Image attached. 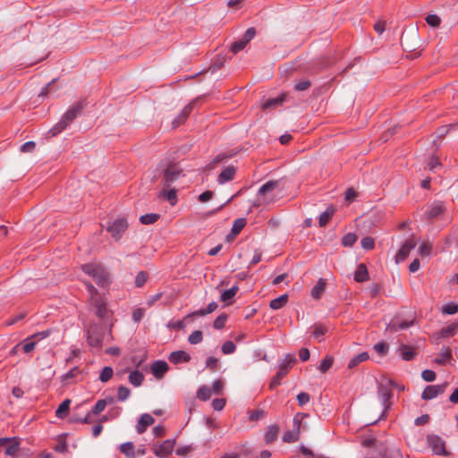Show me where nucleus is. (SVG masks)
<instances>
[{"instance_id":"nucleus-19","label":"nucleus","mask_w":458,"mask_h":458,"mask_svg":"<svg viewBox=\"0 0 458 458\" xmlns=\"http://www.w3.org/2000/svg\"><path fill=\"white\" fill-rule=\"evenodd\" d=\"M191 357L189 353L184 351L172 352L168 357V360L173 364H179L181 362H189Z\"/></svg>"},{"instance_id":"nucleus-41","label":"nucleus","mask_w":458,"mask_h":458,"mask_svg":"<svg viewBox=\"0 0 458 458\" xmlns=\"http://www.w3.org/2000/svg\"><path fill=\"white\" fill-rule=\"evenodd\" d=\"M239 288L237 285H233L231 289L224 291L220 295V300L224 302L230 301L235 296Z\"/></svg>"},{"instance_id":"nucleus-5","label":"nucleus","mask_w":458,"mask_h":458,"mask_svg":"<svg viewBox=\"0 0 458 458\" xmlns=\"http://www.w3.org/2000/svg\"><path fill=\"white\" fill-rule=\"evenodd\" d=\"M428 446L432 450L433 454L438 456H448L450 452L445 448V440L435 434H428L426 437Z\"/></svg>"},{"instance_id":"nucleus-33","label":"nucleus","mask_w":458,"mask_h":458,"mask_svg":"<svg viewBox=\"0 0 458 458\" xmlns=\"http://www.w3.org/2000/svg\"><path fill=\"white\" fill-rule=\"evenodd\" d=\"M71 400L65 399L63 401L55 411V416L59 419H64L70 410Z\"/></svg>"},{"instance_id":"nucleus-57","label":"nucleus","mask_w":458,"mask_h":458,"mask_svg":"<svg viewBox=\"0 0 458 458\" xmlns=\"http://www.w3.org/2000/svg\"><path fill=\"white\" fill-rule=\"evenodd\" d=\"M458 312V304L455 302H449L443 307V313L454 315Z\"/></svg>"},{"instance_id":"nucleus-4","label":"nucleus","mask_w":458,"mask_h":458,"mask_svg":"<svg viewBox=\"0 0 458 458\" xmlns=\"http://www.w3.org/2000/svg\"><path fill=\"white\" fill-rule=\"evenodd\" d=\"M296 362L297 359L293 354H286L284 359L279 363L276 374L271 378L269 387L275 388L281 385L282 379L289 373Z\"/></svg>"},{"instance_id":"nucleus-38","label":"nucleus","mask_w":458,"mask_h":458,"mask_svg":"<svg viewBox=\"0 0 458 458\" xmlns=\"http://www.w3.org/2000/svg\"><path fill=\"white\" fill-rule=\"evenodd\" d=\"M20 344H21V350L25 353H30L35 349L37 342L31 336H30V337H27L26 339H24L22 342H21Z\"/></svg>"},{"instance_id":"nucleus-9","label":"nucleus","mask_w":458,"mask_h":458,"mask_svg":"<svg viewBox=\"0 0 458 458\" xmlns=\"http://www.w3.org/2000/svg\"><path fill=\"white\" fill-rule=\"evenodd\" d=\"M174 444V439H166L158 446L155 445L153 448V452L156 456L160 458H165L173 453Z\"/></svg>"},{"instance_id":"nucleus-25","label":"nucleus","mask_w":458,"mask_h":458,"mask_svg":"<svg viewBox=\"0 0 458 458\" xmlns=\"http://www.w3.org/2000/svg\"><path fill=\"white\" fill-rule=\"evenodd\" d=\"M279 433V427L276 424H273L267 427V432L264 436V441L267 445L272 444L277 438Z\"/></svg>"},{"instance_id":"nucleus-50","label":"nucleus","mask_w":458,"mask_h":458,"mask_svg":"<svg viewBox=\"0 0 458 458\" xmlns=\"http://www.w3.org/2000/svg\"><path fill=\"white\" fill-rule=\"evenodd\" d=\"M203 339V334L200 330L193 331L188 338V341L191 344H199Z\"/></svg>"},{"instance_id":"nucleus-28","label":"nucleus","mask_w":458,"mask_h":458,"mask_svg":"<svg viewBox=\"0 0 458 458\" xmlns=\"http://www.w3.org/2000/svg\"><path fill=\"white\" fill-rule=\"evenodd\" d=\"M114 402V397H108V398H106V399H100L98 400L96 404L93 406V408L91 409V411L89 412L90 415L91 414H94V415H98L99 414L101 411H103L106 408V406L109 403H113Z\"/></svg>"},{"instance_id":"nucleus-64","label":"nucleus","mask_w":458,"mask_h":458,"mask_svg":"<svg viewBox=\"0 0 458 458\" xmlns=\"http://www.w3.org/2000/svg\"><path fill=\"white\" fill-rule=\"evenodd\" d=\"M421 377L426 382H433L436 379V373L431 369H425L421 373Z\"/></svg>"},{"instance_id":"nucleus-11","label":"nucleus","mask_w":458,"mask_h":458,"mask_svg":"<svg viewBox=\"0 0 458 458\" xmlns=\"http://www.w3.org/2000/svg\"><path fill=\"white\" fill-rule=\"evenodd\" d=\"M415 324V318L411 320H400L397 317L391 319V321L386 326V330L390 333H395L398 330L407 329L408 327L413 326Z\"/></svg>"},{"instance_id":"nucleus-45","label":"nucleus","mask_w":458,"mask_h":458,"mask_svg":"<svg viewBox=\"0 0 458 458\" xmlns=\"http://www.w3.org/2000/svg\"><path fill=\"white\" fill-rule=\"evenodd\" d=\"M113 375L114 370L111 367H104L102 371L100 372L99 380L103 383H106L112 378Z\"/></svg>"},{"instance_id":"nucleus-47","label":"nucleus","mask_w":458,"mask_h":458,"mask_svg":"<svg viewBox=\"0 0 458 458\" xmlns=\"http://www.w3.org/2000/svg\"><path fill=\"white\" fill-rule=\"evenodd\" d=\"M131 394V390L130 388L124 386H120L117 389V399L120 401V402H124L126 401L129 396Z\"/></svg>"},{"instance_id":"nucleus-18","label":"nucleus","mask_w":458,"mask_h":458,"mask_svg":"<svg viewBox=\"0 0 458 458\" xmlns=\"http://www.w3.org/2000/svg\"><path fill=\"white\" fill-rule=\"evenodd\" d=\"M246 225V219L245 218H237L234 220L233 227L231 229L230 233L226 235V242H231L233 240V238L241 233V231L244 228Z\"/></svg>"},{"instance_id":"nucleus-3","label":"nucleus","mask_w":458,"mask_h":458,"mask_svg":"<svg viewBox=\"0 0 458 458\" xmlns=\"http://www.w3.org/2000/svg\"><path fill=\"white\" fill-rule=\"evenodd\" d=\"M392 387H397V384L390 378H386L377 385V395L385 407L378 420H384L386 417L387 410L390 409L389 400L393 396Z\"/></svg>"},{"instance_id":"nucleus-8","label":"nucleus","mask_w":458,"mask_h":458,"mask_svg":"<svg viewBox=\"0 0 458 458\" xmlns=\"http://www.w3.org/2000/svg\"><path fill=\"white\" fill-rule=\"evenodd\" d=\"M128 223L125 218H118L106 226V230L111 236L118 241L122 238L123 233L127 230Z\"/></svg>"},{"instance_id":"nucleus-42","label":"nucleus","mask_w":458,"mask_h":458,"mask_svg":"<svg viewBox=\"0 0 458 458\" xmlns=\"http://www.w3.org/2000/svg\"><path fill=\"white\" fill-rule=\"evenodd\" d=\"M211 394L212 391L207 386H200L197 392V397L202 401H207L210 399Z\"/></svg>"},{"instance_id":"nucleus-27","label":"nucleus","mask_w":458,"mask_h":458,"mask_svg":"<svg viewBox=\"0 0 458 458\" xmlns=\"http://www.w3.org/2000/svg\"><path fill=\"white\" fill-rule=\"evenodd\" d=\"M279 184V181L270 180L264 183L259 190L258 194L262 198L269 197L268 193L273 191Z\"/></svg>"},{"instance_id":"nucleus-21","label":"nucleus","mask_w":458,"mask_h":458,"mask_svg":"<svg viewBox=\"0 0 458 458\" xmlns=\"http://www.w3.org/2000/svg\"><path fill=\"white\" fill-rule=\"evenodd\" d=\"M398 352L402 359L406 361L414 360L417 355L415 348L407 344H402Z\"/></svg>"},{"instance_id":"nucleus-35","label":"nucleus","mask_w":458,"mask_h":458,"mask_svg":"<svg viewBox=\"0 0 458 458\" xmlns=\"http://www.w3.org/2000/svg\"><path fill=\"white\" fill-rule=\"evenodd\" d=\"M119 450L126 458H135V450L132 442H125L120 445Z\"/></svg>"},{"instance_id":"nucleus-23","label":"nucleus","mask_w":458,"mask_h":458,"mask_svg":"<svg viewBox=\"0 0 458 458\" xmlns=\"http://www.w3.org/2000/svg\"><path fill=\"white\" fill-rule=\"evenodd\" d=\"M235 168L233 165L226 166L218 175L217 182L220 184H224L228 181H232L235 175Z\"/></svg>"},{"instance_id":"nucleus-40","label":"nucleus","mask_w":458,"mask_h":458,"mask_svg":"<svg viewBox=\"0 0 458 458\" xmlns=\"http://www.w3.org/2000/svg\"><path fill=\"white\" fill-rule=\"evenodd\" d=\"M334 363V358L330 355H327L319 363L318 369L322 372L326 373L328 371Z\"/></svg>"},{"instance_id":"nucleus-49","label":"nucleus","mask_w":458,"mask_h":458,"mask_svg":"<svg viewBox=\"0 0 458 458\" xmlns=\"http://www.w3.org/2000/svg\"><path fill=\"white\" fill-rule=\"evenodd\" d=\"M81 372V371L79 369V367H74L72 369H70L67 373H65L62 376V381L68 383L71 379L77 377Z\"/></svg>"},{"instance_id":"nucleus-52","label":"nucleus","mask_w":458,"mask_h":458,"mask_svg":"<svg viewBox=\"0 0 458 458\" xmlns=\"http://www.w3.org/2000/svg\"><path fill=\"white\" fill-rule=\"evenodd\" d=\"M374 350L381 356L387 354L389 350V344L384 342H378L374 345Z\"/></svg>"},{"instance_id":"nucleus-15","label":"nucleus","mask_w":458,"mask_h":458,"mask_svg":"<svg viewBox=\"0 0 458 458\" xmlns=\"http://www.w3.org/2000/svg\"><path fill=\"white\" fill-rule=\"evenodd\" d=\"M150 369L151 373L157 379H161L168 371L169 366L166 361L158 360L151 364Z\"/></svg>"},{"instance_id":"nucleus-59","label":"nucleus","mask_w":458,"mask_h":458,"mask_svg":"<svg viewBox=\"0 0 458 458\" xmlns=\"http://www.w3.org/2000/svg\"><path fill=\"white\" fill-rule=\"evenodd\" d=\"M148 279V274L144 271H140L135 277V285L137 287H142Z\"/></svg>"},{"instance_id":"nucleus-34","label":"nucleus","mask_w":458,"mask_h":458,"mask_svg":"<svg viewBox=\"0 0 458 458\" xmlns=\"http://www.w3.org/2000/svg\"><path fill=\"white\" fill-rule=\"evenodd\" d=\"M128 379H129V382L133 386H140L142 385V383L144 381V375H143V373H141L140 371L136 369L130 373Z\"/></svg>"},{"instance_id":"nucleus-20","label":"nucleus","mask_w":458,"mask_h":458,"mask_svg":"<svg viewBox=\"0 0 458 458\" xmlns=\"http://www.w3.org/2000/svg\"><path fill=\"white\" fill-rule=\"evenodd\" d=\"M452 359V350L448 346L440 349L438 356L434 360L437 365L444 366Z\"/></svg>"},{"instance_id":"nucleus-17","label":"nucleus","mask_w":458,"mask_h":458,"mask_svg":"<svg viewBox=\"0 0 458 458\" xmlns=\"http://www.w3.org/2000/svg\"><path fill=\"white\" fill-rule=\"evenodd\" d=\"M154 422L155 420L150 414L144 413L140 415L136 425L137 433L143 434L147 430L148 427L151 426Z\"/></svg>"},{"instance_id":"nucleus-16","label":"nucleus","mask_w":458,"mask_h":458,"mask_svg":"<svg viewBox=\"0 0 458 458\" xmlns=\"http://www.w3.org/2000/svg\"><path fill=\"white\" fill-rule=\"evenodd\" d=\"M445 211V206L441 201H434L428 209L425 212V216L428 220H434L437 218Z\"/></svg>"},{"instance_id":"nucleus-30","label":"nucleus","mask_w":458,"mask_h":458,"mask_svg":"<svg viewBox=\"0 0 458 458\" xmlns=\"http://www.w3.org/2000/svg\"><path fill=\"white\" fill-rule=\"evenodd\" d=\"M327 283L323 278H319L317 284L311 289V296L312 298L318 300L321 298L322 294L326 290Z\"/></svg>"},{"instance_id":"nucleus-2","label":"nucleus","mask_w":458,"mask_h":458,"mask_svg":"<svg viewBox=\"0 0 458 458\" xmlns=\"http://www.w3.org/2000/svg\"><path fill=\"white\" fill-rule=\"evenodd\" d=\"M82 271L91 276L96 284L101 287L108 286L111 283L109 272L100 264H85L82 266Z\"/></svg>"},{"instance_id":"nucleus-32","label":"nucleus","mask_w":458,"mask_h":458,"mask_svg":"<svg viewBox=\"0 0 458 458\" xmlns=\"http://www.w3.org/2000/svg\"><path fill=\"white\" fill-rule=\"evenodd\" d=\"M369 355L367 352H362L357 355H355L354 357H352L349 363H348V369H354L355 367H357L360 363L363 362V361H366L367 360H369Z\"/></svg>"},{"instance_id":"nucleus-22","label":"nucleus","mask_w":458,"mask_h":458,"mask_svg":"<svg viewBox=\"0 0 458 458\" xmlns=\"http://www.w3.org/2000/svg\"><path fill=\"white\" fill-rule=\"evenodd\" d=\"M192 104H189L187 105L182 111L181 113L178 114V116L176 118L174 119V121L172 122V126L173 128H176L178 126H180L182 123H183L186 119L188 118L189 114L191 113L192 111Z\"/></svg>"},{"instance_id":"nucleus-1","label":"nucleus","mask_w":458,"mask_h":458,"mask_svg":"<svg viewBox=\"0 0 458 458\" xmlns=\"http://www.w3.org/2000/svg\"><path fill=\"white\" fill-rule=\"evenodd\" d=\"M86 99H81L72 105L61 117L60 121L48 131L51 137H55L62 132L66 127L73 122L87 106Z\"/></svg>"},{"instance_id":"nucleus-29","label":"nucleus","mask_w":458,"mask_h":458,"mask_svg":"<svg viewBox=\"0 0 458 458\" xmlns=\"http://www.w3.org/2000/svg\"><path fill=\"white\" fill-rule=\"evenodd\" d=\"M311 336L318 339L319 342L322 337L328 332V327L324 324H314L312 327Z\"/></svg>"},{"instance_id":"nucleus-13","label":"nucleus","mask_w":458,"mask_h":458,"mask_svg":"<svg viewBox=\"0 0 458 458\" xmlns=\"http://www.w3.org/2000/svg\"><path fill=\"white\" fill-rule=\"evenodd\" d=\"M445 384L427 386L422 392L421 398L423 400H431L445 392Z\"/></svg>"},{"instance_id":"nucleus-43","label":"nucleus","mask_w":458,"mask_h":458,"mask_svg":"<svg viewBox=\"0 0 458 458\" xmlns=\"http://www.w3.org/2000/svg\"><path fill=\"white\" fill-rule=\"evenodd\" d=\"M158 218H159L158 214L150 213V214L142 215L140 217V221L143 225H152L155 222H157L158 220Z\"/></svg>"},{"instance_id":"nucleus-36","label":"nucleus","mask_w":458,"mask_h":458,"mask_svg":"<svg viewBox=\"0 0 458 458\" xmlns=\"http://www.w3.org/2000/svg\"><path fill=\"white\" fill-rule=\"evenodd\" d=\"M288 301V294H282L279 297L272 300L269 303V307L272 310H279L283 308Z\"/></svg>"},{"instance_id":"nucleus-12","label":"nucleus","mask_w":458,"mask_h":458,"mask_svg":"<svg viewBox=\"0 0 458 458\" xmlns=\"http://www.w3.org/2000/svg\"><path fill=\"white\" fill-rule=\"evenodd\" d=\"M415 246L416 242L412 238L406 240L395 255L396 263L404 261Z\"/></svg>"},{"instance_id":"nucleus-24","label":"nucleus","mask_w":458,"mask_h":458,"mask_svg":"<svg viewBox=\"0 0 458 458\" xmlns=\"http://www.w3.org/2000/svg\"><path fill=\"white\" fill-rule=\"evenodd\" d=\"M354 280L358 283H363L369 280L368 268L364 263L358 265L354 273Z\"/></svg>"},{"instance_id":"nucleus-55","label":"nucleus","mask_w":458,"mask_h":458,"mask_svg":"<svg viewBox=\"0 0 458 458\" xmlns=\"http://www.w3.org/2000/svg\"><path fill=\"white\" fill-rule=\"evenodd\" d=\"M425 20L432 28H437L441 23V19L437 14H428Z\"/></svg>"},{"instance_id":"nucleus-14","label":"nucleus","mask_w":458,"mask_h":458,"mask_svg":"<svg viewBox=\"0 0 458 458\" xmlns=\"http://www.w3.org/2000/svg\"><path fill=\"white\" fill-rule=\"evenodd\" d=\"M287 100H288V94L285 92H283L276 98H272L267 99L262 104V109L263 110L276 109V108L281 106Z\"/></svg>"},{"instance_id":"nucleus-31","label":"nucleus","mask_w":458,"mask_h":458,"mask_svg":"<svg viewBox=\"0 0 458 458\" xmlns=\"http://www.w3.org/2000/svg\"><path fill=\"white\" fill-rule=\"evenodd\" d=\"M335 208H334V206H329L327 207V208L326 209V211H324L320 216H319V218H318V225L320 227H324L327 225L329 219L333 216V215L335 214Z\"/></svg>"},{"instance_id":"nucleus-6","label":"nucleus","mask_w":458,"mask_h":458,"mask_svg":"<svg viewBox=\"0 0 458 458\" xmlns=\"http://www.w3.org/2000/svg\"><path fill=\"white\" fill-rule=\"evenodd\" d=\"M104 339V329L100 325L91 324L87 330L88 344L94 348L99 349Z\"/></svg>"},{"instance_id":"nucleus-39","label":"nucleus","mask_w":458,"mask_h":458,"mask_svg":"<svg viewBox=\"0 0 458 458\" xmlns=\"http://www.w3.org/2000/svg\"><path fill=\"white\" fill-rule=\"evenodd\" d=\"M8 444L5 448V454L12 457L16 456L20 449V442L14 437V439Z\"/></svg>"},{"instance_id":"nucleus-44","label":"nucleus","mask_w":458,"mask_h":458,"mask_svg":"<svg viewBox=\"0 0 458 458\" xmlns=\"http://www.w3.org/2000/svg\"><path fill=\"white\" fill-rule=\"evenodd\" d=\"M225 57L217 55L214 63L209 66L208 71L212 73L216 72L224 66Z\"/></svg>"},{"instance_id":"nucleus-37","label":"nucleus","mask_w":458,"mask_h":458,"mask_svg":"<svg viewBox=\"0 0 458 458\" xmlns=\"http://www.w3.org/2000/svg\"><path fill=\"white\" fill-rule=\"evenodd\" d=\"M458 329V324L453 323L445 327H443L439 332L440 338H447L456 334Z\"/></svg>"},{"instance_id":"nucleus-51","label":"nucleus","mask_w":458,"mask_h":458,"mask_svg":"<svg viewBox=\"0 0 458 458\" xmlns=\"http://www.w3.org/2000/svg\"><path fill=\"white\" fill-rule=\"evenodd\" d=\"M228 316L225 313L220 314L215 320L213 327L216 329H223L225 326Z\"/></svg>"},{"instance_id":"nucleus-54","label":"nucleus","mask_w":458,"mask_h":458,"mask_svg":"<svg viewBox=\"0 0 458 458\" xmlns=\"http://www.w3.org/2000/svg\"><path fill=\"white\" fill-rule=\"evenodd\" d=\"M236 345L232 341H226L223 344L221 351L224 354H232L235 352Z\"/></svg>"},{"instance_id":"nucleus-10","label":"nucleus","mask_w":458,"mask_h":458,"mask_svg":"<svg viewBox=\"0 0 458 458\" xmlns=\"http://www.w3.org/2000/svg\"><path fill=\"white\" fill-rule=\"evenodd\" d=\"M91 304L95 310V314L100 318L105 319L109 315V310L106 304L101 296H93Z\"/></svg>"},{"instance_id":"nucleus-60","label":"nucleus","mask_w":458,"mask_h":458,"mask_svg":"<svg viewBox=\"0 0 458 458\" xmlns=\"http://www.w3.org/2000/svg\"><path fill=\"white\" fill-rule=\"evenodd\" d=\"M206 368L211 371H216L218 369V360L213 356H209L206 360Z\"/></svg>"},{"instance_id":"nucleus-61","label":"nucleus","mask_w":458,"mask_h":458,"mask_svg":"<svg viewBox=\"0 0 458 458\" xmlns=\"http://www.w3.org/2000/svg\"><path fill=\"white\" fill-rule=\"evenodd\" d=\"M442 166V164L440 163L438 157L433 154L428 163V168L430 171H434L436 168Z\"/></svg>"},{"instance_id":"nucleus-26","label":"nucleus","mask_w":458,"mask_h":458,"mask_svg":"<svg viewBox=\"0 0 458 458\" xmlns=\"http://www.w3.org/2000/svg\"><path fill=\"white\" fill-rule=\"evenodd\" d=\"M158 198H162L167 200L172 206H174L178 200L177 191L175 189L166 191L165 188L159 192Z\"/></svg>"},{"instance_id":"nucleus-62","label":"nucleus","mask_w":458,"mask_h":458,"mask_svg":"<svg viewBox=\"0 0 458 458\" xmlns=\"http://www.w3.org/2000/svg\"><path fill=\"white\" fill-rule=\"evenodd\" d=\"M431 250H432V245L428 243V242H423L420 247H419V253L420 256L422 257H425V256H429L430 253H431Z\"/></svg>"},{"instance_id":"nucleus-63","label":"nucleus","mask_w":458,"mask_h":458,"mask_svg":"<svg viewBox=\"0 0 458 458\" xmlns=\"http://www.w3.org/2000/svg\"><path fill=\"white\" fill-rule=\"evenodd\" d=\"M310 85H311L310 81L303 80L300 82L295 83L293 86V89L296 91H303V90L308 89L310 87Z\"/></svg>"},{"instance_id":"nucleus-53","label":"nucleus","mask_w":458,"mask_h":458,"mask_svg":"<svg viewBox=\"0 0 458 458\" xmlns=\"http://www.w3.org/2000/svg\"><path fill=\"white\" fill-rule=\"evenodd\" d=\"M54 450L56 452V453H61V454H64L68 451V446H67V444H66V441L65 439L63 437V436H60L59 438H58V443L57 445L54 447Z\"/></svg>"},{"instance_id":"nucleus-7","label":"nucleus","mask_w":458,"mask_h":458,"mask_svg":"<svg viewBox=\"0 0 458 458\" xmlns=\"http://www.w3.org/2000/svg\"><path fill=\"white\" fill-rule=\"evenodd\" d=\"M182 173V169L174 163L169 164L165 169L162 183L164 188H169L173 182H174Z\"/></svg>"},{"instance_id":"nucleus-58","label":"nucleus","mask_w":458,"mask_h":458,"mask_svg":"<svg viewBox=\"0 0 458 458\" xmlns=\"http://www.w3.org/2000/svg\"><path fill=\"white\" fill-rule=\"evenodd\" d=\"M360 245L364 250H370L375 247L374 239L371 237H364L360 241Z\"/></svg>"},{"instance_id":"nucleus-46","label":"nucleus","mask_w":458,"mask_h":458,"mask_svg":"<svg viewBox=\"0 0 458 458\" xmlns=\"http://www.w3.org/2000/svg\"><path fill=\"white\" fill-rule=\"evenodd\" d=\"M357 241V235L353 233H348L342 238V243L345 247H352Z\"/></svg>"},{"instance_id":"nucleus-56","label":"nucleus","mask_w":458,"mask_h":458,"mask_svg":"<svg viewBox=\"0 0 458 458\" xmlns=\"http://www.w3.org/2000/svg\"><path fill=\"white\" fill-rule=\"evenodd\" d=\"M246 46L247 43L242 38H241L237 41H234L231 45L230 49L233 54H237L238 52L242 51Z\"/></svg>"},{"instance_id":"nucleus-48","label":"nucleus","mask_w":458,"mask_h":458,"mask_svg":"<svg viewBox=\"0 0 458 458\" xmlns=\"http://www.w3.org/2000/svg\"><path fill=\"white\" fill-rule=\"evenodd\" d=\"M300 432L295 431H286L283 436V441L285 443H294L299 440Z\"/></svg>"}]
</instances>
